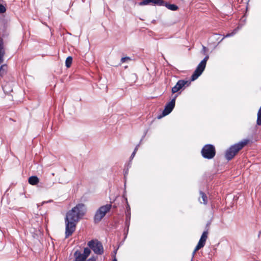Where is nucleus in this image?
<instances>
[{
	"instance_id": "nucleus-32",
	"label": "nucleus",
	"mask_w": 261,
	"mask_h": 261,
	"mask_svg": "<svg viewBox=\"0 0 261 261\" xmlns=\"http://www.w3.org/2000/svg\"><path fill=\"white\" fill-rule=\"evenodd\" d=\"M155 20H152V23H155Z\"/></svg>"
},
{
	"instance_id": "nucleus-15",
	"label": "nucleus",
	"mask_w": 261,
	"mask_h": 261,
	"mask_svg": "<svg viewBox=\"0 0 261 261\" xmlns=\"http://www.w3.org/2000/svg\"><path fill=\"white\" fill-rule=\"evenodd\" d=\"M28 181L30 185L35 186L39 182V179L36 176H32L29 178Z\"/></svg>"
},
{
	"instance_id": "nucleus-19",
	"label": "nucleus",
	"mask_w": 261,
	"mask_h": 261,
	"mask_svg": "<svg viewBox=\"0 0 261 261\" xmlns=\"http://www.w3.org/2000/svg\"><path fill=\"white\" fill-rule=\"evenodd\" d=\"M72 62V58L71 57H70V56L66 58V61H65L66 66L67 68L70 67L71 66Z\"/></svg>"
},
{
	"instance_id": "nucleus-24",
	"label": "nucleus",
	"mask_w": 261,
	"mask_h": 261,
	"mask_svg": "<svg viewBox=\"0 0 261 261\" xmlns=\"http://www.w3.org/2000/svg\"><path fill=\"white\" fill-rule=\"evenodd\" d=\"M6 9L4 6L0 4V13H4L6 12Z\"/></svg>"
},
{
	"instance_id": "nucleus-25",
	"label": "nucleus",
	"mask_w": 261,
	"mask_h": 261,
	"mask_svg": "<svg viewBox=\"0 0 261 261\" xmlns=\"http://www.w3.org/2000/svg\"><path fill=\"white\" fill-rule=\"evenodd\" d=\"M128 60H130V58L129 57H123L121 59V62L124 63Z\"/></svg>"
},
{
	"instance_id": "nucleus-6",
	"label": "nucleus",
	"mask_w": 261,
	"mask_h": 261,
	"mask_svg": "<svg viewBox=\"0 0 261 261\" xmlns=\"http://www.w3.org/2000/svg\"><path fill=\"white\" fill-rule=\"evenodd\" d=\"M88 246L93 252L98 255H101L103 253V248L102 243L97 240H91L88 242Z\"/></svg>"
},
{
	"instance_id": "nucleus-21",
	"label": "nucleus",
	"mask_w": 261,
	"mask_h": 261,
	"mask_svg": "<svg viewBox=\"0 0 261 261\" xmlns=\"http://www.w3.org/2000/svg\"><path fill=\"white\" fill-rule=\"evenodd\" d=\"M91 253V250L90 248H85L84 250L83 255L86 258Z\"/></svg>"
},
{
	"instance_id": "nucleus-8",
	"label": "nucleus",
	"mask_w": 261,
	"mask_h": 261,
	"mask_svg": "<svg viewBox=\"0 0 261 261\" xmlns=\"http://www.w3.org/2000/svg\"><path fill=\"white\" fill-rule=\"evenodd\" d=\"M177 96L175 95L174 97L168 103H167L165 107L164 110L162 113V116H165L169 114L173 110L175 105V99Z\"/></svg>"
},
{
	"instance_id": "nucleus-34",
	"label": "nucleus",
	"mask_w": 261,
	"mask_h": 261,
	"mask_svg": "<svg viewBox=\"0 0 261 261\" xmlns=\"http://www.w3.org/2000/svg\"><path fill=\"white\" fill-rule=\"evenodd\" d=\"M162 116H159V117H158V118H162Z\"/></svg>"
},
{
	"instance_id": "nucleus-30",
	"label": "nucleus",
	"mask_w": 261,
	"mask_h": 261,
	"mask_svg": "<svg viewBox=\"0 0 261 261\" xmlns=\"http://www.w3.org/2000/svg\"><path fill=\"white\" fill-rule=\"evenodd\" d=\"M113 261H117V260L116 258H115L113 260Z\"/></svg>"
},
{
	"instance_id": "nucleus-3",
	"label": "nucleus",
	"mask_w": 261,
	"mask_h": 261,
	"mask_svg": "<svg viewBox=\"0 0 261 261\" xmlns=\"http://www.w3.org/2000/svg\"><path fill=\"white\" fill-rule=\"evenodd\" d=\"M112 207L111 204H107L100 206L96 212L94 221L95 223H98L105 216L106 214L110 211Z\"/></svg>"
},
{
	"instance_id": "nucleus-7",
	"label": "nucleus",
	"mask_w": 261,
	"mask_h": 261,
	"mask_svg": "<svg viewBox=\"0 0 261 261\" xmlns=\"http://www.w3.org/2000/svg\"><path fill=\"white\" fill-rule=\"evenodd\" d=\"M207 234H208V231L207 230L204 231L198 243V244L196 246L193 252V255H194L195 253L200 249L203 247L205 245L206 240L207 238Z\"/></svg>"
},
{
	"instance_id": "nucleus-18",
	"label": "nucleus",
	"mask_w": 261,
	"mask_h": 261,
	"mask_svg": "<svg viewBox=\"0 0 261 261\" xmlns=\"http://www.w3.org/2000/svg\"><path fill=\"white\" fill-rule=\"evenodd\" d=\"M7 70V66L6 64H3L0 67V77L6 73Z\"/></svg>"
},
{
	"instance_id": "nucleus-23",
	"label": "nucleus",
	"mask_w": 261,
	"mask_h": 261,
	"mask_svg": "<svg viewBox=\"0 0 261 261\" xmlns=\"http://www.w3.org/2000/svg\"><path fill=\"white\" fill-rule=\"evenodd\" d=\"M237 31V29H234L232 33L227 34L224 37H229L232 36L233 35H234L236 33Z\"/></svg>"
},
{
	"instance_id": "nucleus-9",
	"label": "nucleus",
	"mask_w": 261,
	"mask_h": 261,
	"mask_svg": "<svg viewBox=\"0 0 261 261\" xmlns=\"http://www.w3.org/2000/svg\"><path fill=\"white\" fill-rule=\"evenodd\" d=\"M190 82L188 81L183 80H179L176 84L172 88V93H175L181 89L186 85H189Z\"/></svg>"
},
{
	"instance_id": "nucleus-5",
	"label": "nucleus",
	"mask_w": 261,
	"mask_h": 261,
	"mask_svg": "<svg viewBox=\"0 0 261 261\" xmlns=\"http://www.w3.org/2000/svg\"><path fill=\"white\" fill-rule=\"evenodd\" d=\"M201 155L204 159H213L216 154L215 147L212 144L205 145L201 149Z\"/></svg>"
},
{
	"instance_id": "nucleus-29",
	"label": "nucleus",
	"mask_w": 261,
	"mask_h": 261,
	"mask_svg": "<svg viewBox=\"0 0 261 261\" xmlns=\"http://www.w3.org/2000/svg\"><path fill=\"white\" fill-rule=\"evenodd\" d=\"M203 50H205L206 49V47L205 46H203Z\"/></svg>"
},
{
	"instance_id": "nucleus-14",
	"label": "nucleus",
	"mask_w": 261,
	"mask_h": 261,
	"mask_svg": "<svg viewBox=\"0 0 261 261\" xmlns=\"http://www.w3.org/2000/svg\"><path fill=\"white\" fill-rule=\"evenodd\" d=\"M200 197L199 198V201L201 203L206 204L207 202V197L206 194L202 191H200Z\"/></svg>"
},
{
	"instance_id": "nucleus-2",
	"label": "nucleus",
	"mask_w": 261,
	"mask_h": 261,
	"mask_svg": "<svg viewBox=\"0 0 261 261\" xmlns=\"http://www.w3.org/2000/svg\"><path fill=\"white\" fill-rule=\"evenodd\" d=\"M249 142L247 139L231 145L225 152V156L227 160L230 161Z\"/></svg>"
},
{
	"instance_id": "nucleus-4",
	"label": "nucleus",
	"mask_w": 261,
	"mask_h": 261,
	"mask_svg": "<svg viewBox=\"0 0 261 261\" xmlns=\"http://www.w3.org/2000/svg\"><path fill=\"white\" fill-rule=\"evenodd\" d=\"M209 58L208 55L206 56L199 63L196 67L195 70L191 76V80L194 81L196 80L204 70L206 62Z\"/></svg>"
},
{
	"instance_id": "nucleus-33",
	"label": "nucleus",
	"mask_w": 261,
	"mask_h": 261,
	"mask_svg": "<svg viewBox=\"0 0 261 261\" xmlns=\"http://www.w3.org/2000/svg\"><path fill=\"white\" fill-rule=\"evenodd\" d=\"M51 175H52L53 176H54V175H55V173H51Z\"/></svg>"
},
{
	"instance_id": "nucleus-26",
	"label": "nucleus",
	"mask_w": 261,
	"mask_h": 261,
	"mask_svg": "<svg viewBox=\"0 0 261 261\" xmlns=\"http://www.w3.org/2000/svg\"><path fill=\"white\" fill-rule=\"evenodd\" d=\"M96 258L94 256H92L89 258L87 261H95Z\"/></svg>"
},
{
	"instance_id": "nucleus-22",
	"label": "nucleus",
	"mask_w": 261,
	"mask_h": 261,
	"mask_svg": "<svg viewBox=\"0 0 261 261\" xmlns=\"http://www.w3.org/2000/svg\"><path fill=\"white\" fill-rule=\"evenodd\" d=\"M139 146V144H138V145L136 146V147H135V149H134V151L133 152V153H132V154H131V155H130V160H132V159L134 158V156H135V154H136V152H137V150H138V148Z\"/></svg>"
},
{
	"instance_id": "nucleus-28",
	"label": "nucleus",
	"mask_w": 261,
	"mask_h": 261,
	"mask_svg": "<svg viewBox=\"0 0 261 261\" xmlns=\"http://www.w3.org/2000/svg\"><path fill=\"white\" fill-rule=\"evenodd\" d=\"M6 86H5L4 87H3V90H4V92L6 91Z\"/></svg>"
},
{
	"instance_id": "nucleus-27",
	"label": "nucleus",
	"mask_w": 261,
	"mask_h": 261,
	"mask_svg": "<svg viewBox=\"0 0 261 261\" xmlns=\"http://www.w3.org/2000/svg\"><path fill=\"white\" fill-rule=\"evenodd\" d=\"M128 169H127V170H126L125 171H124V177L126 176V175L128 173Z\"/></svg>"
},
{
	"instance_id": "nucleus-16",
	"label": "nucleus",
	"mask_w": 261,
	"mask_h": 261,
	"mask_svg": "<svg viewBox=\"0 0 261 261\" xmlns=\"http://www.w3.org/2000/svg\"><path fill=\"white\" fill-rule=\"evenodd\" d=\"M74 256L75 258L79 257V260H81V261H84L86 259V258L83 255V254L81 253V252L78 250L74 252Z\"/></svg>"
},
{
	"instance_id": "nucleus-12",
	"label": "nucleus",
	"mask_w": 261,
	"mask_h": 261,
	"mask_svg": "<svg viewBox=\"0 0 261 261\" xmlns=\"http://www.w3.org/2000/svg\"><path fill=\"white\" fill-rule=\"evenodd\" d=\"M5 54L3 40L2 38H0V65L4 62Z\"/></svg>"
},
{
	"instance_id": "nucleus-13",
	"label": "nucleus",
	"mask_w": 261,
	"mask_h": 261,
	"mask_svg": "<svg viewBox=\"0 0 261 261\" xmlns=\"http://www.w3.org/2000/svg\"><path fill=\"white\" fill-rule=\"evenodd\" d=\"M163 2L161 6H165L167 9L172 10V11H176L178 10V7L177 5L175 4H171L167 2H165L163 0H162Z\"/></svg>"
},
{
	"instance_id": "nucleus-31",
	"label": "nucleus",
	"mask_w": 261,
	"mask_h": 261,
	"mask_svg": "<svg viewBox=\"0 0 261 261\" xmlns=\"http://www.w3.org/2000/svg\"><path fill=\"white\" fill-rule=\"evenodd\" d=\"M113 261H117V260L116 258H115L113 260Z\"/></svg>"
},
{
	"instance_id": "nucleus-1",
	"label": "nucleus",
	"mask_w": 261,
	"mask_h": 261,
	"mask_svg": "<svg viewBox=\"0 0 261 261\" xmlns=\"http://www.w3.org/2000/svg\"><path fill=\"white\" fill-rule=\"evenodd\" d=\"M87 211L86 205L79 203L66 214L65 222V238H68L75 230L77 222L85 215Z\"/></svg>"
},
{
	"instance_id": "nucleus-10",
	"label": "nucleus",
	"mask_w": 261,
	"mask_h": 261,
	"mask_svg": "<svg viewBox=\"0 0 261 261\" xmlns=\"http://www.w3.org/2000/svg\"><path fill=\"white\" fill-rule=\"evenodd\" d=\"M54 184V181L48 179H45L43 182H40L38 187L40 188L48 189L52 187Z\"/></svg>"
},
{
	"instance_id": "nucleus-17",
	"label": "nucleus",
	"mask_w": 261,
	"mask_h": 261,
	"mask_svg": "<svg viewBox=\"0 0 261 261\" xmlns=\"http://www.w3.org/2000/svg\"><path fill=\"white\" fill-rule=\"evenodd\" d=\"M127 212L126 214V224H128V226L129 225V221L130 219V207L128 203L127 204Z\"/></svg>"
},
{
	"instance_id": "nucleus-11",
	"label": "nucleus",
	"mask_w": 261,
	"mask_h": 261,
	"mask_svg": "<svg viewBox=\"0 0 261 261\" xmlns=\"http://www.w3.org/2000/svg\"><path fill=\"white\" fill-rule=\"evenodd\" d=\"M151 3L154 5L161 6L163 2L162 0H143L139 3V5L141 6L147 5Z\"/></svg>"
},
{
	"instance_id": "nucleus-20",
	"label": "nucleus",
	"mask_w": 261,
	"mask_h": 261,
	"mask_svg": "<svg viewBox=\"0 0 261 261\" xmlns=\"http://www.w3.org/2000/svg\"><path fill=\"white\" fill-rule=\"evenodd\" d=\"M256 123L258 125H261V107H260L257 113Z\"/></svg>"
}]
</instances>
